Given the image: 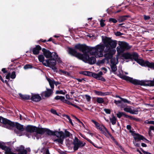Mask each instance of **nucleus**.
<instances>
[{"instance_id":"4c0bfd02","label":"nucleus","mask_w":154,"mask_h":154,"mask_svg":"<svg viewBox=\"0 0 154 154\" xmlns=\"http://www.w3.org/2000/svg\"><path fill=\"white\" fill-rule=\"evenodd\" d=\"M109 22L111 23H115L117 22V20L115 18H110L109 19Z\"/></svg>"},{"instance_id":"c03bdc74","label":"nucleus","mask_w":154,"mask_h":154,"mask_svg":"<svg viewBox=\"0 0 154 154\" xmlns=\"http://www.w3.org/2000/svg\"><path fill=\"white\" fill-rule=\"evenodd\" d=\"M144 123L146 124H150L152 125H154V121H149L148 120H146L144 122Z\"/></svg>"},{"instance_id":"c756f323","label":"nucleus","mask_w":154,"mask_h":154,"mask_svg":"<svg viewBox=\"0 0 154 154\" xmlns=\"http://www.w3.org/2000/svg\"><path fill=\"white\" fill-rule=\"evenodd\" d=\"M112 117L110 118L109 119L110 122H111L112 125H115L116 123V119L114 116L113 114H112Z\"/></svg>"},{"instance_id":"338daca9","label":"nucleus","mask_w":154,"mask_h":154,"mask_svg":"<svg viewBox=\"0 0 154 154\" xmlns=\"http://www.w3.org/2000/svg\"><path fill=\"white\" fill-rule=\"evenodd\" d=\"M114 103H115L117 105L119 104H120L121 103V101L120 100H114Z\"/></svg>"},{"instance_id":"9b49d317","label":"nucleus","mask_w":154,"mask_h":154,"mask_svg":"<svg viewBox=\"0 0 154 154\" xmlns=\"http://www.w3.org/2000/svg\"><path fill=\"white\" fill-rule=\"evenodd\" d=\"M45 57L43 54L39 55L38 56V58L39 61L42 63L44 66L50 68V64L49 63L48 59L45 60Z\"/></svg>"},{"instance_id":"f704fd0d","label":"nucleus","mask_w":154,"mask_h":154,"mask_svg":"<svg viewBox=\"0 0 154 154\" xmlns=\"http://www.w3.org/2000/svg\"><path fill=\"white\" fill-rule=\"evenodd\" d=\"M110 67L112 72H115L117 70V66L116 64L112 65L110 66Z\"/></svg>"},{"instance_id":"a18cd8bd","label":"nucleus","mask_w":154,"mask_h":154,"mask_svg":"<svg viewBox=\"0 0 154 154\" xmlns=\"http://www.w3.org/2000/svg\"><path fill=\"white\" fill-rule=\"evenodd\" d=\"M65 116H66V118L67 119L69 120V122L71 124L72 126H73V123L72 122V119L70 118V117L69 116L67 115H65Z\"/></svg>"},{"instance_id":"6e6552de","label":"nucleus","mask_w":154,"mask_h":154,"mask_svg":"<svg viewBox=\"0 0 154 154\" xmlns=\"http://www.w3.org/2000/svg\"><path fill=\"white\" fill-rule=\"evenodd\" d=\"M52 55L50 58L48 59L50 64V68L56 72H57V69L56 67L57 63L56 62V58L58 57V55L55 52L52 53Z\"/></svg>"},{"instance_id":"473e14b6","label":"nucleus","mask_w":154,"mask_h":154,"mask_svg":"<svg viewBox=\"0 0 154 154\" xmlns=\"http://www.w3.org/2000/svg\"><path fill=\"white\" fill-rule=\"evenodd\" d=\"M97 102L100 104L104 103V100L103 98L102 97H97L96 98Z\"/></svg>"},{"instance_id":"0e129e2a","label":"nucleus","mask_w":154,"mask_h":154,"mask_svg":"<svg viewBox=\"0 0 154 154\" xmlns=\"http://www.w3.org/2000/svg\"><path fill=\"white\" fill-rule=\"evenodd\" d=\"M98 80H101L103 82L106 81V79H105L102 76H100V78Z\"/></svg>"},{"instance_id":"de8ad7c7","label":"nucleus","mask_w":154,"mask_h":154,"mask_svg":"<svg viewBox=\"0 0 154 154\" xmlns=\"http://www.w3.org/2000/svg\"><path fill=\"white\" fill-rule=\"evenodd\" d=\"M105 21V20H104L103 19H101L100 21V26L102 27H103L105 26V24L104 23V22Z\"/></svg>"},{"instance_id":"7ed1b4c3","label":"nucleus","mask_w":154,"mask_h":154,"mask_svg":"<svg viewBox=\"0 0 154 154\" xmlns=\"http://www.w3.org/2000/svg\"><path fill=\"white\" fill-rule=\"evenodd\" d=\"M121 78L123 80L128 81L134 85L141 86H154V80H141L134 79L126 75H123Z\"/></svg>"},{"instance_id":"2eb2a0df","label":"nucleus","mask_w":154,"mask_h":154,"mask_svg":"<svg viewBox=\"0 0 154 154\" xmlns=\"http://www.w3.org/2000/svg\"><path fill=\"white\" fill-rule=\"evenodd\" d=\"M132 135L134 136V138L135 140H145L149 141V140L145 138L144 137L139 134L135 133V131L134 132V133L132 134Z\"/></svg>"},{"instance_id":"b1692460","label":"nucleus","mask_w":154,"mask_h":154,"mask_svg":"<svg viewBox=\"0 0 154 154\" xmlns=\"http://www.w3.org/2000/svg\"><path fill=\"white\" fill-rule=\"evenodd\" d=\"M94 92L96 95L100 96H105L106 95H109L110 93L108 92H103L101 91H98L96 90H94Z\"/></svg>"},{"instance_id":"dca6fc26","label":"nucleus","mask_w":154,"mask_h":154,"mask_svg":"<svg viewBox=\"0 0 154 154\" xmlns=\"http://www.w3.org/2000/svg\"><path fill=\"white\" fill-rule=\"evenodd\" d=\"M30 99L33 102H37L41 100L42 97L38 94H32V96L30 97Z\"/></svg>"},{"instance_id":"680f3d73","label":"nucleus","mask_w":154,"mask_h":154,"mask_svg":"<svg viewBox=\"0 0 154 154\" xmlns=\"http://www.w3.org/2000/svg\"><path fill=\"white\" fill-rule=\"evenodd\" d=\"M150 18V17L149 16L144 15V19L145 20H149Z\"/></svg>"},{"instance_id":"e433bc0d","label":"nucleus","mask_w":154,"mask_h":154,"mask_svg":"<svg viewBox=\"0 0 154 154\" xmlns=\"http://www.w3.org/2000/svg\"><path fill=\"white\" fill-rule=\"evenodd\" d=\"M65 92H63L62 90L57 91L56 94H62L65 95L66 93V91L65 90L64 91Z\"/></svg>"},{"instance_id":"20e7f679","label":"nucleus","mask_w":154,"mask_h":154,"mask_svg":"<svg viewBox=\"0 0 154 154\" xmlns=\"http://www.w3.org/2000/svg\"><path fill=\"white\" fill-rule=\"evenodd\" d=\"M102 40L105 49L107 50H114L117 44V41L112 40L111 38L106 36L104 38H103Z\"/></svg>"},{"instance_id":"8fccbe9b","label":"nucleus","mask_w":154,"mask_h":154,"mask_svg":"<svg viewBox=\"0 0 154 154\" xmlns=\"http://www.w3.org/2000/svg\"><path fill=\"white\" fill-rule=\"evenodd\" d=\"M130 113L132 114H137L138 113V111L137 110L132 109Z\"/></svg>"},{"instance_id":"37998d69","label":"nucleus","mask_w":154,"mask_h":154,"mask_svg":"<svg viewBox=\"0 0 154 154\" xmlns=\"http://www.w3.org/2000/svg\"><path fill=\"white\" fill-rule=\"evenodd\" d=\"M63 103L67 104L68 105H70L72 106L73 105L72 103H71L69 101L65 100V99H64L63 102Z\"/></svg>"},{"instance_id":"6ab92c4d","label":"nucleus","mask_w":154,"mask_h":154,"mask_svg":"<svg viewBox=\"0 0 154 154\" xmlns=\"http://www.w3.org/2000/svg\"><path fill=\"white\" fill-rule=\"evenodd\" d=\"M0 148L5 151V154H12L13 152L11 151V149L9 147L3 145L2 144V145H0Z\"/></svg>"},{"instance_id":"bb28decb","label":"nucleus","mask_w":154,"mask_h":154,"mask_svg":"<svg viewBox=\"0 0 154 154\" xmlns=\"http://www.w3.org/2000/svg\"><path fill=\"white\" fill-rule=\"evenodd\" d=\"M130 16L129 15H126L119 17L118 19V21L119 22H122L125 21L126 20V18H129Z\"/></svg>"},{"instance_id":"4be33fe9","label":"nucleus","mask_w":154,"mask_h":154,"mask_svg":"<svg viewBox=\"0 0 154 154\" xmlns=\"http://www.w3.org/2000/svg\"><path fill=\"white\" fill-rule=\"evenodd\" d=\"M58 134L59 137H64V138L66 137H69L70 134H71L68 131L65 130V133L62 131H59Z\"/></svg>"},{"instance_id":"39448f33","label":"nucleus","mask_w":154,"mask_h":154,"mask_svg":"<svg viewBox=\"0 0 154 154\" xmlns=\"http://www.w3.org/2000/svg\"><path fill=\"white\" fill-rule=\"evenodd\" d=\"M122 57L125 59H130L131 61L134 60L141 66L143 62L142 59L138 58L139 56L136 52H133L131 53L127 52L124 53L122 55Z\"/></svg>"},{"instance_id":"4468645a","label":"nucleus","mask_w":154,"mask_h":154,"mask_svg":"<svg viewBox=\"0 0 154 154\" xmlns=\"http://www.w3.org/2000/svg\"><path fill=\"white\" fill-rule=\"evenodd\" d=\"M53 93V91L52 89L47 88L46 91L42 92L40 94L42 98H44V97H49Z\"/></svg>"},{"instance_id":"72a5a7b5","label":"nucleus","mask_w":154,"mask_h":154,"mask_svg":"<svg viewBox=\"0 0 154 154\" xmlns=\"http://www.w3.org/2000/svg\"><path fill=\"white\" fill-rule=\"evenodd\" d=\"M65 99V97L63 96H57L54 97V99L56 100H60L62 102Z\"/></svg>"},{"instance_id":"6e6d98bb","label":"nucleus","mask_w":154,"mask_h":154,"mask_svg":"<svg viewBox=\"0 0 154 154\" xmlns=\"http://www.w3.org/2000/svg\"><path fill=\"white\" fill-rule=\"evenodd\" d=\"M123 34L119 31H117L115 33V35L116 36H120L122 35Z\"/></svg>"},{"instance_id":"393cba45","label":"nucleus","mask_w":154,"mask_h":154,"mask_svg":"<svg viewBox=\"0 0 154 154\" xmlns=\"http://www.w3.org/2000/svg\"><path fill=\"white\" fill-rule=\"evenodd\" d=\"M19 95L20 97V99L22 100H30V95L27 94H22L21 93L19 94Z\"/></svg>"},{"instance_id":"1a4fd4ad","label":"nucleus","mask_w":154,"mask_h":154,"mask_svg":"<svg viewBox=\"0 0 154 154\" xmlns=\"http://www.w3.org/2000/svg\"><path fill=\"white\" fill-rule=\"evenodd\" d=\"M72 144L74 145V150L76 151L78 150L79 148H81L85 146L86 143L80 141L77 137H75L73 140Z\"/></svg>"},{"instance_id":"7c9ffc66","label":"nucleus","mask_w":154,"mask_h":154,"mask_svg":"<svg viewBox=\"0 0 154 154\" xmlns=\"http://www.w3.org/2000/svg\"><path fill=\"white\" fill-rule=\"evenodd\" d=\"M47 80L49 83L51 88L52 89L54 88V80H52L49 78Z\"/></svg>"},{"instance_id":"a19ab883","label":"nucleus","mask_w":154,"mask_h":154,"mask_svg":"<svg viewBox=\"0 0 154 154\" xmlns=\"http://www.w3.org/2000/svg\"><path fill=\"white\" fill-rule=\"evenodd\" d=\"M24 148V147L23 146H20L19 147H17L16 149V151L17 152H20Z\"/></svg>"},{"instance_id":"79ce46f5","label":"nucleus","mask_w":154,"mask_h":154,"mask_svg":"<svg viewBox=\"0 0 154 154\" xmlns=\"http://www.w3.org/2000/svg\"><path fill=\"white\" fill-rule=\"evenodd\" d=\"M131 110V108L130 107H125L124 109V110L125 111L130 113Z\"/></svg>"},{"instance_id":"4d7b16f0","label":"nucleus","mask_w":154,"mask_h":154,"mask_svg":"<svg viewBox=\"0 0 154 154\" xmlns=\"http://www.w3.org/2000/svg\"><path fill=\"white\" fill-rule=\"evenodd\" d=\"M104 110L106 114H110L111 113V111L109 109H105Z\"/></svg>"},{"instance_id":"58836bf2","label":"nucleus","mask_w":154,"mask_h":154,"mask_svg":"<svg viewBox=\"0 0 154 154\" xmlns=\"http://www.w3.org/2000/svg\"><path fill=\"white\" fill-rule=\"evenodd\" d=\"M91 121L94 124L97 128H98V127H100V125L98 122L93 119L91 120Z\"/></svg>"},{"instance_id":"052dcab7","label":"nucleus","mask_w":154,"mask_h":154,"mask_svg":"<svg viewBox=\"0 0 154 154\" xmlns=\"http://www.w3.org/2000/svg\"><path fill=\"white\" fill-rule=\"evenodd\" d=\"M86 140H87L88 142H89L91 144L93 145L94 146L97 147L96 146L94 145V144L93 142L90 139L88 138L86 139Z\"/></svg>"},{"instance_id":"a211bd4d","label":"nucleus","mask_w":154,"mask_h":154,"mask_svg":"<svg viewBox=\"0 0 154 154\" xmlns=\"http://www.w3.org/2000/svg\"><path fill=\"white\" fill-rule=\"evenodd\" d=\"M45 132H46L47 135L49 136H56L57 137H58L59 136L58 133L59 131H53L46 128Z\"/></svg>"},{"instance_id":"603ef678","label":"nucleus","mask_w":154,"mask_h":154,"mask_svg":"<svg viewBox=\"0 0 154 154\" xmlns=\"http://www.w3.org/2000/svg\"><path fill=\"white\" fill-rule=\"evenodd\" d=\"M140 149L144 154H152L151 153L145 151L141 147L140 148Z\"/></svg>"},{"instance_id":"ddd939ff","label":"nucleus","mask_w":154,"mask_h":154,"mask_svg":"<svg viewBox=\"0 0 154 154\" xmlns=\"http://www.w3.org/2000/svg\"><path fill=\"white\" fill-rule=\"evenodd\" d=\"M41 50V47L39 45H35V47L32 49V48H30L29 51L26 52V53H27L28 52L29 53H31L32 51L33 54L37 55L39 54V51Z\"/></svg>"},{"instance_id":"5701e85b","label":"nucleus","mask_w":154,"mask_h":154,"mask_svg":"<svg viewBox=\"0 0 154 154\" xmlns=\"http://www.w3.org/2000/svg\"><path fill=\"white\" fill-rule=\"evenodd\" d=\"M46 128H39L36 127L35 132L36 133V137H37V135L38 134H43L45 132Z\"/></svg>"},{"instance_id":"ea45409f","label":"nucleus","mask_w":154,"mask_h":154,"mask_svg":"<svg viewBox=\"0 0 154 154\" xmlns=\"http://www.w3.org/2000/svg\"><path fill=\"white\" fill-rule=\"evenodd\" d=\"M126 128L127 129L129 130V132L131 133V134L133 133H134V131H132L131 130V125H127V126H126Z\"/></svg>"},{"instance_id":"864d4df0","label":"nucleus","mask_w":154,"mask_h":154,"mask_svg":"<svg viewBox=\"0 0 154 154\" xmlns=\"http://www.w3.org/2000/svg\"><path fill=\"white\" fill-rule=\"evenodd\" d=\"M85 96L88 101L89 102L90 101L91 98L89 95L87 94H85Z\"/></svg>"},{"instance_id":"412c9836","label":"nucleus","mask_w":154,"mask_h":154,"mask_svg":"<svg viewBox=\"0 0 154 154\" xmlns=\"http://www.w3.org/2000/svg\"><path fill=\"white\" fill-rule=\"evenodd\" d=\"M36 127L32 125H28L26 127L25 130L27 132L32 133L35 132Z\"/></svg>"},{"instance_id":"0eeeda50","label":"nucleus","mask_w":154,"mask_h":154,"mask_svg":"<svg viewBox=\"0 0 154 154\" xmlns=\"http://www.w3.org/2000/svg\"><path fill=\"white\" fill-rule=\"evenodd\" d=\"M118 45L119 46L117 47L116 50L119 54L123 53L125 51L130 49L132 47L129 45L127 42H124L119 41Z\"/></svg>"},{"instance_id":"a878e982","label":"nucleus","mask_w":154,"mask_h":154,"mask_svg":"<svg viewBox=\"0 0 154 154\" xmlns=\"http://www.w3.org/2000/svg\"><path fill=\"white\" fill-rule=\"evenodd\" d=\"M103 128L105 129L106 131L107 132V133L108 134V135H109L110 137L111 138L112 140L116 144H118V142L112 136V134L109 132V131L107 130V129L104 126V125L102 126Z\"/></svg>"},{"instance_id":"5fc2aeb1","label":"nucleus","mask_w":154,"mask_h":154,"mask_svg":"<svg viewBox=\"0 0 154 154\" xmlns=\"http://www.w3.org/2000/svg\"><path fill=\"white\" fill-rule=\"evenodd\" d=\"M94 72H92L88 71L87 76H92L93 77Z\"/></svg>"},{"instance_id":"423d86ee","label":"nucleus","mask_w":154,"mask_h":154,"mask_svg":"<svg viewBox=\"0 0 154 154\" xmlns=\"http://www.w3.org/2000/svg\"><path fill=\"white\" fill-rule=\"evenodd\" d=\"M93 48L92 52H91V55H94L96 57H101L103 56V51H104V46L103 44L98 45L95 47H90Z\"/></svg>"},{"instance_id":"bf43d9fd","label":"nucleus","mask_w":154,"mask_h":154,"mask_svg":"<svg viewBox=\"0 0 154 154\" xmlns=\"http://www.w3.org/2000/svg\"><path fill=\"white\" fill-rule=\"evenodd\" d=\"M110 63L112 65L116 64L115 63V58H111L110 60Z\"/></svg>"},{"instance_id":"aec40b11","label":"nucleus","mask_w":154,"mask_h":154,"mask_svg":"<svg viewBox=\"0 0 154 154\" xmlns=\"http://www.w3.org/2000/svg\"><path fill=\"white\" fill-rule=\"evenodd\" d=\"M42 51L44 55L47 58L49 59L51 56L52 53L49 50H47L45 48H43L42 49Z\"/></svg>"},{"instance_id":"c9c22d12","label":"nucleus","mask_w":154,"mask_h":154,"mask_svg":"<svg viewBox=\"0 0 154 154\" xmlns=\"http://www.w3.org/2000/svg\"><path fill=\"white\" fill-rule=\"evenodd\" d=\"M33 68V66L31 64H27L25 65L24 67L23 68L25 69H32Z\"/></svg>"},{"instance_id":"cd10ccee","label":"nucleus","mask_w":154,"mask_h":154,"mask_svg":"<svg viewBox=\"0 0 154 154\" xmlns=\"http://www.w3.org/2000/svg\"><path fill=\"white\" fill-rule=\"evenodd\" d=\"M103 75V73L101 71L97 73L94 72L93 77L97 79L98 80L100 78V76H102Z\"/></svg>"},{"instance_id":"c85d7f7f","label":"nucleus","mask_w":154,"mask_h":154,"mask_svg":"<svg viewBox=\"0 0 154 154\" xmlns=\"http://www.w3.org/2000/svg\"><path fill=\"white\" fill-rule=\"evenodd\" d=\"M58 138L54 140V142H58V143H60L61 144H63V141L64 137H58Z\"/></svg>"},{"instance_id":"2f4dec72","label":"nucleus","mask_w":154,"mask_h":154,"mask_svg":"<svg viewBox=\"0 0 154 154\" xmlns=\"http://www.w3.org/2000/svg\"><path fill=\"white\" fill-rule=\"evenodd\" d=\"M51 38H49V39L48 41H46V40H43V39H40V40L38 41L37 42V43L40 45H41V42H49V41H52L53 40Z\"/></svg>"},{"instance_id":"f03ea898","label":"nucleus","mask_w":154,"mask_h":154,"mask_svg":"<svg viewBox=\"0 0 154 154\" xmlns=\"http://www.w3.org/2000/svg\"><path fill=\"white\" fill-rule=\"evenodd\" d=\"M2 123L3 124L4 127L9 129H11L13 128L16 127L17 130H14V132L17 134H19L20 132L23 131L25 129L23 126L18 122L15 123L9 120L4 118L3 119Z\"/></svg>"},{"instance_id":"49530a36","label":"nucleus","mask_w":154,"mask_h":154,"mask_svg":"<svg viewBox=\"0 0 154 154\" xmlns=\"http://www.w3.org/2000/svg\"><path fill=\"white\" fill-rule=\"evenodd\" d=\"M11 78L12 79H14L15 78L16 75L15 74V72L13 71L12 72L11 74L10 75Z\"/></svg>"},{"instance_id":"f3484780","label":"nucleus","mask_w":154,"mask_h":154,"mask_svg":"<svg viewBox=\"0 0 154 154\" xmlns=\"http://www.w3.org/2000/svg\"><path fill=\"white\" fill-rule=\"evenodd\" d=\"M141 66L147 67L152 69H154V63L152 62H150L148 60L145 61L143 60Z\"/></svg>"},{"instance_id":"f8f14e48","label":"nucleus","mask_w":154,"mask_h":154,"mask_svg":"<svg viewBox=\"0 0 154 154\" xmlns=\"http://www.w3.org/2000/svg\"><path fill=\"white\" fill-rule=\"evenodd\" d=\"M116 52V50H109L107 51V50L105 49L104 52L107 53L104 55L105 58L107 61L109 60L110 59L112 58L113 55Z\"/></svg>"},{"instance_id":"3c124183","label":"nucleus","mask_w":154,"mask_h":154,"mask_svg":"<svg viewBox=\"0 0 154 154\" xmlns=\"http://www.w3.org/2000/svg\"><path fill=\"white\" fill-rule=\"evenodd\" d=\"M27 151L26 150L24 149H23L22 151L20 152H19V154H27Z\"/></svg>"},{"instance_id":"774afa93","label":"nucleus","mask_w":154,"mask_h":154,"mask_svg":"<svg viewBox=\"0 0 154 154\" xmlns=\"http://www.w3.org/2000/svg\"><path fill=\"white\" fill-rule=\"evenodd\" d=\"M10 77H11L10 73H9L6 76L5 78L7 79H9Z\"/></svg>"},{"instance_id":"69168bd1","label":"nucleus","mask_w":154,"mask_h":154,"mask_svg":"<svg viewBox=\"0 0 154 154\" xmlns=\"http://www.w3.org/2000/svg\"><path fill=\"white\" fill-rule=\"evenodd\" d=\"M57 61L59 63H61L62 62V61L61 60L60 58L59 57H58L57 58H56V62Z\"/></svg>"},{"instance_id":"f257e3e1","label":"nucleus","mask_w":154,"mask_h":154,"mask_svg":"<svg viewBox=\"0 0 154 154\" xmlns=\"http://www.w3.org/2000/svg\"><path fill=\"white\" fill-rule=\"evenodd\" d=\"M93 48L86 45L85 44L79 43L76 45L73 48L68 47V52L71 56L75 57L85 63L92 65L96 62V57H89V53L91 55Z\"/></svg>"},{"instance_id":"13d9d810","label":"nucleus","mask_w":154,"mask_h":154,"mask_svg":"<svg viewBox=\"0 0 154 154\" xmlns=\"http://www.w3.org/2000/svg\"><path fill=\"white\" fill-rule=\"evenodd\" d=\"M88 73V71H81L79 72V73L83 75H85L87 76V74Z\"/></svg>"},{"instance_id":"e2e57ef3","label":"nucleus","mask_w":154,"mask_h":154,"mask_svg":"<svg viewBox=\"0 0 154 154\" xmlns=\"http://www.w3.org/2000/svg\"><path fill=\"white\" fill-rule=\"evenodd\" d=\"M97 128H99V130L103 132V134H104V135H105L106 132L105 131H103L102 130L103 128L102 127V126H101L100 125V127H98Z\"/></svg>"},{"instance_id":"09e8293b","label":"nucleus","mask_w":154,"mask_h":154,"mask_svg":"<svg viewBox=\"0 0 154 154\" xmlns=\"http://www.w3.org/2000/svg\"><path fill=\"white\" fill-rule=\"evenodd\" d=\"M121 99L122 101L125 103H130L131 102L130 101H128L127 99H124L122 98H121Z\"/></svg>"},{"instance_id":"9d476101","label":"nucleus","mask_w":154,"mask_h":154,"mask_svg":"<svg viewBox=\"0 0 154 154\" xmlns=\"http://www.w3.org/2000/svg\"><path fill=\"white\" fill-rule=\"evenodd\" d=\"M116 116H117L119 119L122 116H124L126 118H129L131 120H134L136 121H138L139 120V118L134 117L132 116L128 115L123 112H118V113L116 114Z\"/></svg>"}]
</instances>
